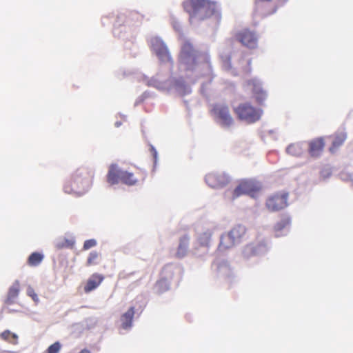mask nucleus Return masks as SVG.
<instances>
[{
  "label": "nucleus",
  "mask_w": 353,
  "mask_h": 353,
  "mask_svg": "<svg viewBox=\"0 0 353 353\" xmlns=\"http://www.w3.org/2000/svg\"><path fill=\"white\" fill-rule=\"evenodd\" d=\"M183 7L189 14L191 23L203 21L217 11L216 2L211 0H185L183 3Z\"/></svg>",
  "instance_id": "nucleus-1"
},
{
  "label": "nucleus",
  "mask_w": 353,
  "mask_h": 353,
  "mask_svg": "<svg viewBox=\"0 0 353 353\" xmlns=\"http://www.w3.org/2000/svg\"><path fill=\"white\" fill-rule=\"evenodd\" d=\"M94 172L87 167H80L72 174L71 179L63 186L64 192L81 196L84 194L92 183Z\"/></svg>",
  "instance_id": "nucleus-2"
},
{
  "label": "nucleus",
  "mask_w": 353,
  "mask_h": 353,
  "mask_svg": "<svg viewBox=\"0 0 353 353\" xmlns=\"http://www.w3.org/2000/svg\"><path fill=\"white\" fill-rule=\"evenodd\" d=\"M179 60L188 70H193L200 65H206L211 68L209 54L196 50L189 41L183 43Z\"/></svg>",
  "instance_id": "nucleus-3"
},
{
  "label": "nucleus",
  "mask_w": 353,
  "mask_h": 353,
  "mask_svg": "<svg viewBox=\"0 0 353 353\" xmlns=\"http://www.w3.org/2000/svg\"><path fill=\"white\" fill-rule=\"evenodd\" d=\"M146 176L145 172L138 169L136 173L122 170L116 164H112L109 167L107 174V182L112 185L122 183L128 186L135 185L139 181L144 180Z\"/></svg>",
  "instance_id": "nucleus-4"
},
{
  "label": "nucleus",
  "mask_w": 353,
  "mask_h": 353,
  "mask_svg": "<svg viewBox=\"0 0 353 353\" xmlns=\"http://www.w3.org/2000/svg\"><path fill=\"white\" fill-rule=\"evenodd\" d=\"M241 236L242 229L241 226L232 228L230 232L221 236L218 250L223 252L232 248L236 243L241 242Z\"/></svg>",
  "instance_id": "nucleus-5"
},
{
  "label": "nucleus",
  "mask_w": 353,
  "mask_h": 353,
  "mask_svg": "<svg viewBox=\"0 0 353 353\" xmlns=\"http://www.w3.org/2000/svg\"><path fill=\"white\" fill-rule=\"evenodd\" d=\"M246 85L251 90L253 97L259 105H263L268 97V92L263 88V82L257 77L247 81Z\"/></svg>",
  "instance_id": "nucleus-6"
},
{
  "label": "nucleus",
  "mask_w": 353,
  "mask_h": 353,
  "mask_svg": "<svg viewBox=\"0 0 353 353\" xmlns=\"http://www.w3.org/2000/svg\"><path fill=\"white\" fill-rule=\"evenodd\" d=\"M20 292V283L19 281H15L12 285L9 288L6 299L4 301V305L3 310L6 312L12 313L17 312L19 310L12 309L10 306L17 303V299Z\"/></svg>",
  "instance_id": "nucleus-7"
},
{
  "label": "nucleus",
  "mask_w": 353,
  "mask_h": 353,
  "mask_svg": "<svg viewBox=\"0 0 353 353\" xmlns=\"http://www.w3.org/2000/svg\"><path fill=\"white\" fill-rule=\"evenodd\" d=\"M288 193L276 194L267 200L266 207L272 212L282 210L288 205Z\"/></svg>",
  "instance_id": "nucleus-8"
},
{
  "label": "nucleus",
  "mask_w": 353,
  "mask_h": 353,
  "mask_svg": "<svg viewBox=\"0 0 353 353\" xmlns=\"http://www.w3.org/2000/svg\"><path fill=\"white\" fill-rule=\"evenodd\" d=\"M206 183L213 188H221L229 182L228 176L223 172H211L205 176Z\"/></svg>",
  "instance_id": "nucleus-9"
},
{
  "label": "nucleus",
  "mask_w": 353,
  "mask_h": 353,
  "mask_svg": "<svg viewBox=\"0 0 353 353\" xmlns=\"http://www.w3.org/2000/svg\"><path fill=\"white\" fill-rule=\"evenodd\" d=\"M263 114L261 108H255L248 103H244V123L251 124L258 121Z\"/></svg>",
  "instance_id": "nucleus-10"
},
{
  "label": "nucleus",
  "mask_w": 353,
  "mask_h": 353,
  "mask_svg": "<svg viewBox=\"0 0 353 353\" xmlns=\"http://www.w3.org/2000/svg\"><path fill=\"white\" fill-rule=\"evenodd\" d=\"M262 190V184L256 179H244V194H247L253 199L258 198Z\"/></svg>",
  "instance_id": "nucleus-11"
},
{
  "label": "nucleus",
  "mask_w": 353,
  "mask_h": 353,
  "mask_svg": "<svg viewBox=\"0 0 353 353\" xmlns=\"http://www.w3.org/2000/svg\"><path fill=\"white\" fill-rule=\"evenodd\" d=\"M212 111L222 125L228 126L232 123V119L229 114V110L227 106L216 105L213 108Z\"/></svg>",
  "instance_id": "nucleus-12"
},
{
  "label": "nucleus",
  "mask_w": 353,
  "mask_h": 353,
  "mask_svg": "<svg viewBox=\"0 0 353 353\" xmlns=\"http://www.w3.org/2000/svg\"><path fill=\"white\" fill-rule=\"evenodd\" d=\"M153 50L157 56L163 61H170L171 57L166 46L160 40L154 39L152 42Z\"/></svg>",
  "instance_id": "nucleus-13"
},
{
  "label": "nucleus",
  "mask_w": 353,
  "mask_h": 353,
  "mask_svg": "<svg viewBox=\"0 0 353 353\" xmlns=\"http://www.w3.org/2000/svg\"><path fill=\"white\" fill-rule=\"evenodd\" d=\"M103 279L104 276L102 274L98 273L92 274L87 280V282L83 287L84 292L85 293H89L95 290L100 285Z\"/></svg>",
  "instance_id": "nucleus-14"
},
{
  "label": "nucleus",
  "mask_w": 353,
  "mask_h": 353,
  "mask_svg": "<svg viewBox=\"0 0 353 353\" xmlns=\"http://www.w3.org/2000/svg\"><path fill=\"white\" fill-rule=\"evenodd\" d=\"M290 223L291 219L289 216H283L274 226L276 237L285 235L289 231Z\"/></svg>",
  "instance_id": "nucleus-15"
},
{
  "label": "nucleus",
  "mask_w": 353,
  "mask_h": 353,
  "mask_svg": "<svg viewBox=\"0 0 353 353\" xmlns=\"http://www.w3.org/2000/svg\"><path fill=\"white\" fill-rule=\"evenodd\" d=\"M269 249L268 244L265 242H261L256 245H248L244 248V252H250L251 255L260 256L265 254Z\"/></svg>",
  "instance_id": "nucleus-16"
},
{
  "label": "nucleus",
  "mask_w": 353,
  "mask_h": 353,
  "mask_svg": "<svg viewBox=\"0 0 353 353\" xmlns=\"http://www.w3.org/2000/svg\"><path fill=\"white\" fill-rule=\"evenodd\" d=\"M134 313V307L132 306L121 316V326L123 329L128 330L132 327Z\"/></svg>",
  "instance_id": "nucleus-17"
},
{
  "label": "nucleus",
  "mask_w": 353,
  "mask_h": 353,
  "mask_svg": "<svg viewBox=\"0 0 353 353\" xmlns=\"http://www.w3.org/2000/svg\"><path fill=\"white\" fill-rule=\"evenodd\" d=\"M244 47L255 49L258 46V37L253 31L244 29Z\"/></svg>",
  "instance_id": "nucleus-18"
},
{
  "label": "nucleus",
  "mask_w": 353,
  "mask_h": 353,
  "mask_svg": "<svg viewBox=\"0 0 353 353\" xmlns=\"http://www.w3.org/2000/svg\"><path fill=\"white\" fill-rule=\"evenodd\" d=\"M324 147L323 138L312 140L309 144V153L312 157H318Z\"/></svg>",
  "instance_id": "nucleus-19"
},
{
  "label": "nucleus",
  "mask_w": 353,
  "mask_h": 353,
  "mask_svg": "<svg viewBox=\"0 0 353 353\" xmlns=\"http://www.w3.org/2000/svg\"><path fill=\"white\" fill-rule=\"evenodd\" d=\"M190 238L185 235L182 236L179 240V245L178 246L176 256L179 259H181L184 257L187 253L188 250Z\"/></svg>",
  "instance_id": "nucleus-20"
},
{
  "label": "nucleus",
  "mask_w": 353,
  "mask_h": 353,
  "mask_svg": "<svg viewBox=\"0 0 353 353\" xmlns=\"http://www.w3.org/2000/svg\"><path fill=\"white\" fill-rule=\"evenodd\" d=\"M347 139V134L344 131H338L334 134V139L332 142V146L330 148V151L333 153L335 150L340 147L345 139Z\"/></svg>",
  "instance_id": "nucleus-21"
},
{
  "label": "nucleus",
  "mask_w": 353,
  "mask_h": 353,
  "mask_svg": "<svg viewBox=\"0 0 353 353\" xmlns=\"http://www.w3.org/2000/svg\"><path fill=\"white\" fill-rule=\"evenodd\" d=\"M243 194V184L239 183L234 190H228L225 192V198L232 201Z\"/></svg>",
  "instance_id": "nucleus-22"
},
{
  "label": "nucleus",
  "mask_w": 353,
  "mask_h": 353,
  "mask_svg": "<svg viewBox=\"0 0 353 353\" xmlns=\"http://www.w3.org/2000/svg\"><path fill=\"white\" fill-rule=\"evenodd\" d=\"M303 145V143H292L287 147L286 152L292 156L299 157L304 150Z\"/></svg>",
  "instance_id": "nucleus-23"
},
{
  "label": "nucleus",
  "mask_w": 353,
  "mask_h": 353,
  "mask_svg": "<svg viewBox=\"0 0 353 353\" xmlns=\"http://www.w3.org/2000/svg\"><path fill=\"white\" fill-rule=\"evenodd\" d=\"M212 235V232L210 230H207L201 233L197 239L199 246L208 248L210 244Z\"/></svg>",
  "instance_id": "nucleus-24"
},
{
  "label": "nucleus",
  "mask_w": 353,
  "mask_h": 353,
  "mask_svg": "<svg viewBox=\"0 0 353 353\" xmlns=\"http://www.w3.org/2000/svg\"><path fill=\"white\" fill-rule=\"evenodd\" d=\"M101 260V254L97 251H92L87 258L85 265L87 267L97 265L99 264Z\"/></svg>",
  "instance_id": "nucleus-25"
},
{
  "label": "nucleus",
  "mask_w": 353,
  "mask_h": 353,
  "mask_svg": "<svg viewBox=\"0 0 353 353\" xmlns=\"http://www.w3.org/2000/svg\"><path fill=\"white\" fill-rule=\"evenodd\" d=\"M43 258V254L40 252H35L29 256L27 263L30 266L35 267L39 265L42 262Z\"/></svg>",
  "instance_id": "nucleus-26"
},
{
  "label": "nucleus",
  "mask_w": 353,
  "mask_h": 353,
  "mask_svg": "<svg viewBox=\"0 0 353 353\" xmlns=\"http://www.w3.org/2000/svg\"><path fill=\"white\" fill-rule=\"evenodd\" d=\"M0 336L3 341L11 344L16 345L18 343V336L10 330H5L1 334Z\"/></svg>",
  "instance_id": "nucleus-27"
},
{
  "label": "nucleus",
  "mask_w": 353,
  "mask_h": 353,
  "mask_svg": "<svg viewBox=\"0 0 353 353\" xmlns=\"http://www.w3.org/2000/svg\"><path fill=\"white\" fill-rule=\"evenodd\" d=\"M61 348V343L59 341H57L48 347L46 350V353H59Z\"/></svg>",
  "instance_id": "nucleus-28"
},
{
  "label": "nucleus",
  "mask_w": 353,
  "mask_h": 353,
  "mask_svg": "<svg viewBox=\"0 0 353 353\" xmlns=\"http://www.w3.org/2000/svg\"><path fill=\"white\" fill-rule=\"evenodd\" d=\"M97 245V241L94 239H89L86 240L83 246V249L84 250H87L90 249L91 248L94 247Z\"/></svg>",
  "instance_id": "nucleus-29"
},
{
  "label": "nucleus",
  "mask_w": 353,
  "mask_h": 353,
  "mask_svg": "<svg viewBox=\"0 0 353 353\" xmlns=\"http://www.w3.org/2000/svg\"><path fill=\"white\" fill-rule=\"evenodd\" d=\"M27 294L30 296L32 300L37 303L39 301V298L36 292H34V290L31 287L29 286L27 289Z\"/></svg>",
  "instance_id": "nucleus-30"
},
{
  "label": "nucleus",
  "mask_w": 353,
  "mask_h": 353,
  "mask_svg": "<svg viewBox=\"0 0 353 353\" xmlns=\"http://www.w3.org/2000/svg\"><path fill=\"white\" fill-rule=\"evenodd\" d=\"M320 174L322 178L327 179L331 176L332 171L329 168H324L321 170Z\"/></svg>",
  "instance_id": "nucleus-31"
},
{
  "label": "nucleus",
  "mask_w": 353,
  "mask_h": 353,
  "mask_svg": "<svg viewBox=\"0 0 353 353\" xmlns=\"http://www.w3.org/2000/svg\"><path fill=\"white\" fill-rule=\"evenodd\" d=\"M234 111L240 119H243V107L241 104L234 108Z\"/></svg>",
  "instance_id": "nucleus-32"
},
{
  "label": "nucleus",
  "mask_w": 353,
  "mask_h": 353,
  "mask_svg": "<svg viewBox=\"0 0 353 353\" xmlns=\"http://www.w3.org/2000/svg\"><path fill=\"white\" fill-rule=\"evenodd\" d=\"M79 353H91V352L88 349H83Z\"/></svg>",
  "instance_id": "nucleus-33"
},
{
  "label": "nucleus",
  "mask_w": 353,
  "mask_h": 353,
  "mask_svg": "<svg viewBox=\"0 0 353 353\" xmlns=\"http://www.w3.org/2000/svg\"><path fill=\"white\" fill-rule=\"evenodd\" d=\"M152 152H153L154 157V159H156V158H157V151L155 150V149H154V148H152Z\"/></svg>",
  "instance_id": "nucleus-34"
},
{
  "label": "nucleus",
  "mask_w": 353,
  "mask_h": 353,
  "mask_svg": "<svg viewBox=\"0 0 353 353\" xmlns=\"http://www.w3.org/2000/svg\"><path fill=\"white\" fill-rule=\"evenodd\" d=\"M238 40H239L240 42H243V37H239L238 38Z\"/></svg>",
  "instance_id": "nucleus-35"
},
{
  "label": "nucleus",
  "mask_w": 353,
  "mask_h": 353,
  "mask_svg": "<svg viewBox=\"0 0 353 353\" xmlns=\"http://www.w3.org/2000/svg\"><path fill=\"white\" fill-rule=\"evenodd\" d=\"M57 247H58L59 248H63V245H61L58 244V245H57Z\"/></svg>",
  "instance_id": "nucleus-36"
},
{
  "label": "nucleus",
  "mask_w": 353,
  "mask_h": 353,
  "mask_svg": "<svg viewBox=\"0 0 353 353\" xmlns=\"http://www.w3.org/2000/svg\"><path fill=\"white\" fill-rule=\"evenodd\" d=\"M250 62H251V61H250V60H249V61H248V65H250Z\"/></svg>",
  "instance_id": "nucleus-37"
},
{
  "label": "nucleus",
  "mask_w": 353,
  "mask_h": 353,
  "mask_svg": "<svg viewBox=\"0 0 353 353\" xmlns=\"http://www.w3.org/2000/svg\"><path fill=\"white\" fill-rule=\"evenodd\" d=\"M251 72V69H249L247 72L250 73Z\"/></svg>",
  "instance_id": "nucleus-38"
}]
</instances>
